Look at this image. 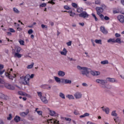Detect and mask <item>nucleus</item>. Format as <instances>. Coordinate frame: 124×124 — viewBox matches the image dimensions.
Instances as JSON below:
<instances>
[{
    "mask_svg": "<svg viewBox=\"0 0 124 124\" xmlns=\"http://www.w3.org/2000/svg\"><path fill=\"white\" fill-rule=\"evenodd\" d=\"M72 44V41H69V42L66 43V45L67 46H70Z\"/></svg>",
    "mask_w": 124,
    "mask_h": 124,
    "instance_id": "obj_56",
    "label": "nucleus"
},
{
    "mask_svg": "<svg viewBox=\"0 0 124 124\" xmlns=\"http://www.w3.org/2000/svg\"><path fill=\"white\" fill-rule=\"evenodd\" d=\"M121 2L122 4H123V5L124 6V0H121Z\"/></svg>",
    "mask_w": 124,
    "mask_h": 124,
    "instance_id": "obj_64",
    "label": "nucleus"
},
{
    "mask_svg": "<svg viewBox=\"0 0 124 124\" xmlns=\"http://www.w3.org/2000/svg\"><path fill=\"white\" fill-rule=\"evenodd\" d=\"M40 99L45 104H47V103H48V100L46 98V96H43L42 97H41Z\"/></svg>",
    "mask_w": 124,
    "mask_h": 124,
    "instance_id": "obj_11",
    "label": "nucleus"
},
{
    "mask_svg": "<svg viewBox=\"0 0 124 124\" xmlns=\"http://www.w3.org/2000/svg\"><path fill=\"white\" fill-rule=\"evenodd\" d=\"M55 0H51L50 1H49L48 2V3H50L51 4L54 5V4H55V2H54V1H55Z\"/></svg>",
    "mask_w": 124,
    "mask_h": 124,
    "instance_id": "obj_42",
    "label": "nucleus"
},
{
    "mask_svg": "<svg viewBox=\"0 0 124 124\" xmlns=\"http://www.w3.org/2000/svg\"><path fill=\"white\" fill-rule=\"evenodd\" d=\"M55 114H56V112H55V111L50 110V116H54Z\"/></svg>",
    "mask_w": 124,
    "mask_h": 124,
    "instance_id": "obj_40",
    "label": "nucleus"
},
{
    "mask_svg": "<svg viewBox=\"0 0 124 124\" xmlns=\"http://www.w3.org/2000/svg\"><path fill=\"white\" fill-rule=\"evenodd\" d=\"M101 64H108L109 63V62L108 60H105L104 61L101 62Z\"/></svg>",
    "mask_w": 124,
    "mask_h": 124,
    "instance_id": "obj_30",
    "label": "nucleus"
},
{
    "mask_svg": "<svg viewBox=\"0 0 124 124\" xmlns=\"http://www.w3.org/2000/svg\"><path fill=\"white\" fill-rule=\"evenodd\" d=\"M102 108L103 109V111L104 112H105L106 114H109V112L110 111V109L108 108H104V107H102Z\"/></svg>",
    "mask_w": 124,
    "mask_h": 124,
    "instance_id": "obj_13",
    "label": "nucleus"
},
{
    "mask_svg": "<svg viewBox=\"0 0 124 124\" xmlns=\"http://www.w3.org/2000/svg\"><path fill=\"white\" fill-rule=\"evenodd\" d=\"M94 42H95L97 44H101L102 41L101 39H96L95 40Z\"/></svg>",
    "mask_w": 124,
    "mask_h": 124,
    "instance_id": "obj_32",
    "label": "nucleus"
},
{
    "mask_svg": "<svg viewBox=\"0 0 124 124\" xmlns=\"http://www.w3.org/2000/svg\"><path fill=\"white\" fill-rule=\"evenodd\" d=\"M11 120H12V114L10 113L9 114V117H7V120L10 121Z\"/></svg>",
    "mask_w": 124,
    "mask_h": 124,
    "instance_id": "obj_43",
    "label": "nucleus"
},
{
    "mask_svg": "<svg viewBox=\"0 0 124 124\" xmlns=\"http://www.w3.org/2000/svg\"><path fill=\"white\" fill-rule=\"evenodd\" d=\"M111 116H113V117H117L118 116V114L116 113V110L112 111Z\"/></svg>",
    "mask_w": 124,
    "mask_h": 124,
    "instance_id": "obj_28",
    "label": "nucleus"
},
{
    "mask_svg": "<svg viewBox=\"0 0 124 124\" xmlns=\"http://www.w3.org/2000/svg\"><path fill=\"white\" fill-rule=\"evenodd\" d=\"M38 93V96H39V97L40 98H41V97H42L43 96H42V93L41 92H37Z\"/></svg>",
    "mask_w": 124,
    "mask_h": 124,
    "instance_id": "obj_47",
    "label": "nucleus"
},
{
    "mask_svg": "<svg viewBox=\"0 0 124 124\" xmlns=\"http://www.w3.org/2000/svg\"><path fill=\"white\" fill-rule=\"evenodd\" d=\"M72 5L73 7H74L75 8H78V5L76 4V3H72Z\"/></svg>",
    "mask_w": 124,
    "mask_h": 124,
    "instance_id": "obj_38",
    "label": "nucleus"
},
{
    "mask_svg": "<svg viewBox=\"0 0 124 124\" xmlns=\"http://www.w3.org/2000/svg\"><path fill=\"white\" fill-rule=\"evenodd\" d=\"M37 113L40 116H41L42 115V111L41 110H38L37 111Z\"/></svg>",
    "mask_w": 124,
    "mask_h": 124,
    "instance_id": "obj_52",
    "label": "nucleus"
},
{
    "mask_svg": "<svg viewBox=\"0 0 124 124\" xmlns=\"http://www.w3.org/2000/svg\"><path fill=\"white\" fill-rule=\"evenodd\" d=\"M13 10L14 12V13H16V14H19L20 13V11H19V10H18V9L14 7L13 9Z\"/></svg>",
    "mask_w": 124,
    "mask_h": 124,
    "instance_id": "obj_22",
    "label": "nucleus"
},
{
    "mask_svg": "<svg viewBox=\"0 0 124 124\" xmlns=\"http://www.w3.org/2000/svg\"><path fill=\"white\" fill-rule=\"evenodd\" d=\"M90 116V113H85L82 115H80L79 118H85V117H89Z\"/></svg>",
    "mask_w": 124,
    "mask_h": 124,
    "instance_id": "obj_23",
    "label": "nucleus"
},
{
    "mask_svg": "<svg viewBox=\"0 0 124 124\" xmlns=\"http://www.w3.org/2000/svg\"><path fill=\"white\" fill-rule=\"evenodd\" d=\"M68 60H69V61H70V62H71L72 61H73L74 62H76V59H73L69 57H68Z\"/></svg>",
    "mask_w": 124,
    "mask_h": 124,
    "instance_id": "obj_55",
    "label": "nucleus"
},
{
    "mask_svg": "<svg viewBox=\"0 0 124 124\" xmlns=\"http://www.w3.org/2000/svg\"><path fill=\"white\" fill-rule=\"evenodd\" d=\"M90 73L93 76H98V75H100V72L98 71H91Z\"/></svg>",
    "mask_w": 124,
    "mask_h": 124,
    "instance_id": "obj_8",
    "label": "nucleus"
},
{
    "mask_svg": "<svg viewBox=\"0 0 124 124\" xmlns=\"http://www.w3.org/2000/svg\"><path fill=\"white\" fill-rule=\"evenodd\" d=\"M64 9H66V10H69L70 9V7L67 5L64 6Z\"/></svg>",
    "mask_w": 124,
    "mask_h": 124,
    "instance_id": "obj_46",
    "label": "nucleus"
},
{
    "mask_svg": "<svg viewBox=\"0 0 124 124\" xmlns=\"http://www.w3.org/2000/svg\"><path fill=\"white\" fill-rule=\"evenodd\" d=\"M41 27L42 28V29H47V28H48L47 25H45L44 24H42Z\"/></svg>",
    "mask_w": 124,
    "mask_h": 124,
    "instance_id": "obj_49",
    "label": "nucleus"
},
{
    "mask_svg": "<svg viewBox=\"0 0 124 124\" xmlns=\"http://www.w3.org/2000/svg\"><path fill=\"white\" fill-rule=\"evenodd\" d=\"M5 71V70H3L2 71L0 70V75H2L3 73H4V72Z\"/></svg>",
    "mask_w": 124,
    "mask_h": 124,
    "instance_id": "obj_60",
    "label": "nucleus"
},
{
    "mask_svg": "<svg viewBox=\"0 0 124 124\" xmlns=\"http://www.w3.org/2000/svg\"><path fill=\"white\" fill-rule=\"evenodd\" d=\"M28 119L30 121H33V120H34V118H33V116H32L31 115H29Z\"/></svg>",
    "mask_w": 124,
    "mask_h": 124,
    "instance_id": "obj_33",
    "label": "nucleus"
},
{
    "mask_svg": "<svg viewBox=\"0 0 124 124\" xmlns=\"http://www.w3.org/2000/svg\"><path fill=\"white\" fill-rule=\"evenodd\" d=\"M0 84H4V80L0 78Z\"/></svg>",
    "mask_w": 124,
    "mask_h": 124,
    "instance_id": "obj_58",
    "label": "nucleus"
},
{
    "mask_svg": "<svg viewBox=\"0 0 124 124\" xmlns=\"http://www.w3.org/2000/svg\"><path fill=\"white\" fill-rule=\"evenodd\" d=\"M20 79L21 81H23L22 82L23 85H29L30 83V75H27L25 77H21Z\"/></svg>",
    "mask_w": 124,
    "mask_h": 124,
    "instance_id": "obj_3",
    "label": "nucleus"
},
{
    "mask_svg": "<svg viewBox=\"0 0 124 124\" xmlns=\"http://www.w3.org/2000/svg\"><path fill=\"white\" fill-rule=\"evenodd\" d=\"M21 50H22V48H21V47H16L15 49H14V52H15V53H19L21 51Z\"/></svg>",
    "mask_w": 124,
    "mask_h": 124,
    "instance_id": "obj_18",
    "label": "nucleus"
},
{
    "mask_svg": "<svg viewBox=\"0 0 124 124\" xmlns=\"http://www.w3.org/2000/svg\"><path fill=\"white\" fill-rule=\"evenodd\" d=\"M115 43H122V41L120 38H117L116 40H115Z\"/></svg>",
    "mask_w": 124,
    "mask_h": 124,
    "instance_id": "obj_27",
    "label": "nucleus"
},
{
    "mask_svg": "<svg viewBox=\"0 0 124 124\" xmlns=\"http://www.w3.org/2000/svg\"><path fill=\"white\" fill-rule=\"evenodd\" d=\"M62 119H63V120H66L67 122L71 121V119L70 118H69L63 117Z\"/></svg>",
    "mask_w": 124,
    "mask_h": 124,
    "instance_id": "obj_41",
    "label": "nucleus"
},
{
    "mask_svg": "<svg viewBox=\"0 0 124 124\" xmlns=\"http://www.w3.org/2000/svg\"><path fill=\"white\" fill-rule=\"evenodd\" d=\"M67 97L69 98V99H74V96L72 95H68Z\"/></svg>",
    "mask_w": 124,
    "mask_h": 124,
    "instance_id": "obj_37",
    "label": "nucleus"
},
{
    "mask_svg": "<svg viewBox=\"0 0 124 124\" xmlns=\"http://www.w3.org/2000/svg\"><path fill=\"white\" fill-rule=\"evenodd\" d=\"M117 19L120 23L124 22V16L123 15H119L117 16Z\"/></svg>",
    "mask_w": 124,
    "mask_h": 124,
    "instance_id": "obj_7",
    "label": "nucleus"
},
{
    "mask_svg": "<svg viewBox=\"0 0 124 124\" xmlns=\"http://www.w3.org/2000/svg\"><path fill=\"white\" fill-rule=\"evenodd\" d=\"M115 37H121V34L116 33L115 34Z\"/></svg>",
    "mask_w": 124,
    "mask_h": 124,
    "instance_id": "obj_51",
    "label": "nucleus"
},
{
    "mask_svg": "<svg viewBox=\"0 0 124 124\" xmlns=\"http://www.w3.org/2000/svg\"><path fill=\"white\" fill-rule=\"evenodd\" d=\"M95 4H98V5L100 4V1H99V0H95Z\"/></svg>",
    "mask_w": 124,
    "mask_h": 124,
    "instance_id": "obj_50",
    "label": "nucleus"
},
{
    "mask_svg": "<svg viewBox=\"0 0 124 124\" xmlns=\"http://www.w3.org/2000/svg\"><path fill=\"white\" fill-rule=\"evenodd\" d=\"M4 66L2 64H0V70H1V69H3Z\"/></svg>",
    "mask_w": 124,
    "mask_h": 124,
    "instance_id": "obj_61",
    "label": "nucleus"
},
{
    "mask_svg": "<svg viewBox=\"0 0 124 124\" xmlns=\"http://www.w3.org/2000/svg\"><path fill=\"white\" fill-rule=\"evenodd\" d=\"M97 15H98L100 17V18H101V19H104V16H103V15H102V14H97Z\"/></svg>",
    "mask_w": 124,
    "mask_h": 124,
    "instance_id": "obj_39",
    "label": "nucleus"
},
{
    "mask_svg": "<svg viewBox=\"0 0 124 124\" xmlns=\"http://www.w3.org/2000/svg\"><path fill=\"white\" fill-rule=\"evenodd\" d=\"M100 30L101 31V32H102V33H103L104 34H108V31H107V30H106V29L105 28V27L104 26H101L100 28Z\"/></svg>",
    "mask_w": 124,
    "mask_h": 124,
    "instance_id": "obj_6",
    "label": "nucleus"
},
{
    "mask_svg": "<svg viewBox=\"0 0 124 124\" xmlns=\"http://www.w3.org/2000/svg\"><path fill=\"white\" fill-rule=\"evenodd\" d=\"M62 82H64L65 84H71L72 83V81H71V80L69 79H62Z\"/></svg>",
    "mask_w": 124,
    "mask_h": 124,
    "instance_id": "obj_17",
    "label": "nucleus"
},
{
    "mask_svg": "<svg viewBox=\"0 0 124 124\" xmlns=\"http://www.w3.org/2000/svg\"><path fill=\"white\" fill-rule=\"evenodd\" d=\"M101 7V8H102L103 9H105V8H106V5H105V4H102Z\"/></svg>",
    "mask_w": 124,
    "mask_h": 124,
    "instance_id": "obj_54",
    "label": "nucleus"
},
{
    "mask_svg": "<svg viewBox=\"0 0 124 124\" xmlns=\"http://www.w3.org/2000/svg\"><path fill=\"white\" fill-rule=\"evenodd\" d=\"M32 32H33V31H32V30L30 29L28 31V33L29 34H31V33H32Z\"/></svg>",
    "mask_w": 124,
    "mask_h": 124,
    "instance_id": "obj_53",
    "label": "nucleus"
},
{
    "mask_svg": "<svg viewBox=\"0 0 124 124\" xmlns=\"http://www.w3.org/2000/svg\"><path fill=\"white\" fill-rule=\"evenodd\" d=\"M60 53L61 55H63V56H66V54H67V50L65 48H64L62 51H60Z\"/></svg>",
    "mask_w": 124,
    "mask_h": 124,
    "instance_id": "obj_14",
    "label": "nucleus"
},
{
    "mask_svg": "<svg viewBox=\"0 0 124 124\" xmlns=\"http://www.w3.org/2000/svg\"><path fill=\"white\" fill-rule=\"evenodd\" d=\"M7 89L9 90H11L13 91V90H15V87L13 85H11L10 84H8V86L7 87Z\"/></svg>",
    "mask_w": 124,
    "mask_h": 124,
    "instance_id": "obj_19",
    "label": "nucleus"
},
{
    "mask_svg": "<svg viewBox=\"0 0 124 124\" xmlns=\"http://www.w3.org/2000/svg\"><path fill=\"white\" fill-rule=\"evenodd\" d=\"M54 78L55 81L57 82V83H60L61 82V78L57 77H54Z\"/></svg>",
    "mask_w": 124,
    "mask_h": 124,
    "instance_id": "obj_34",
    "label": "nucleus"
},
{
    "mask_svg": "<svg viewBox=\"0 0 124 124\" xmlns=\"http://www.w3.org/2000/svg\"><path fill=\"white\" fill-rule=\"evenodd\" d=\"M67 13L70 14V16L71 17H74L75 16V13L72 12V11H69Z\"/></svg>",
    "mask_w": 124,
    "mask_h": 124,
    "instance_id": "obj_21",
    "label": "nucleus"
},
{
    "mask_svg": "<svg viewBox=\"0 0 124 124\" xmlns=\"http://www.w3.org/2000/svg\"><path fill=\"white\" fill-rule=\"evenodd\" d=\"M108 82H111V83H113V82H115V79L114 78H108Z\"/></svg>",
    "mask_w": 124,
    "mask_h": 124,
    "instance_id": "obj_35",
    "label": "nucleus"
},
{
    "mask_svg": "<svg viewBox=\"0 0 124 124\" xmlns=\"http://www.w3.org/2000/svg\"><path fill=\"white\" fill-rule=\"evenodd\" d=\"M19 43H20V45H24V44H25V42H24V41L22 40H20L19 41Z\"/></svg>",
    "mask_w": 124,
    "mask_h": 124,
    "instance_id": "obj_48",
    "label": "nucleus"
},
{
    "mask_svg": "<svg viewBox=\"0 0 124 124\" xmlns=\"http://www.w3.org/2000/svg\"><path fill=\"white\" fill-rule=\"evenodd\" d=\"M104 18V19L106 20V21H108V20H110V18L107 16H105Z\"/></svg>",
    "mask_w": 124,
    "mask_h": 124,
    "instance_id": "obj_57",
    "label": "nucleus"
},
{
    "mask_svg": "<svg viewBox=\"0 0 124 124\" xmlns=\"http://www.w3.org/2000/svg\"><path fill=\"white\" fill-rule=\"evenodd\" d=\"M77 68L78 70H81V72L82 75H85L88 78H91L90 76L89 69L86 67H81L80 66H77Z\"/></svg>",
    "mask_w": 124,
    "mask_h": 124,
    "instance_id": "obj_1",
    "label": "nucleus"
},
{
    "mask_svg": "<svg viewBox=\"0 0 124 124\" xmlns=\"http://www.w3.org/2000/svg\"><path fill=\"white\" fill-rule=\"evenodd\" d=\"M60 96L62 98H63V99H64L65 98V97L64 96V94L62 93H60Z\"/></svg>",
    "mask_w": 124,
    "mask_h": 124,
    "instance_id": "obj_36",
    "label": "nucleus"
},
{
    "mask_svg": "<svg viewBox=\"0 0 124 124\" xmlns=\"http://www.w3.org/2000/svg\"><path fill=\"white\" fill-rule=\"evenodd\" d=\"M9 31L11 32H15V30L12 28H9Z\"/></svg>",
    "mask_w": 124,
    "mask_h": 124,
    "instance_id": "obj_59",
    "label": "nucleus"
},
{
    "mask_svg": "<svg viewBox=\"0 0 124 124\" xmlns=\"http://www.w3.org/2000/svg\"><path fill=\"white\" fill-rule=\"evenodd\" d=\"M79 25L80 26H81V27H84V25H85V24L83 22H82V23H79Z\"/></svg>",
    "mask_w": 124,
    "mask_h": 124,
    "instance_id": "obj_63",
    "label": "nucleus"
},
{
    "mask_svg": "<svg viewBox=\"0 0 124 124\" xmlns=\"http://www.w3.org/2000/svg\"><path fill=\"white\" fill-rule=\"evenodd\" d=\"M15 121L16 123H19V122H20V120H21V118H20V117L18 116H16L15 117Z\"/></svg>",
    "mask_w": 124,
    "mask_h": 124,
    "instance_id": "obj_20",
    "label": "nucleus"
},
{
    "mask_svg": "<svg viewBox=\"0 0 124 124\" xmlns=\"http://www.w3.org/2000/svg\"><path fill=\"white\" fill-rule=\"evenodd\" d=\"M96 82L98 83V84H101V85H102V88H103V89H111V86L105 85L106 84H107V81L105 80L98 79L96 80Z\"/></svg>",
    "mask_w": 124,
    "mask_h": 124,
    "instance_id": "obj_2",
    "label": "nucleus"
},
{
    "mask_svg": "<svg viewBox=\"0 0 124 124\" xmlns=\"http://www.w3.org/2000/svg\"><path fill=\"white\" fill-rule=\"evenodd\" d=\"M75 97H76V99H78L79 98H81L82 97V93L80 92H77L75 94H74Z\"/></svg>",
    "mask_w": 124,
    "mask_h": 124,
    "instance_id": "obj_9",
    "label": "nucleus"
},
{
    "mask_svg": "<svg viewBox=\"0 0 124 124\" xmlns=\"http://www.w3.org/2000/svg\"><path fill=\"white\" fill-rule=\"evenodd\" d=\"M78 16L81 17V18H89V15H88V13L86 11H83L81 13L78 15Z\"/></svg>",
    "mask_w": 124,
    "mask_h": 124,
    "instance_id": "obj_4",
    "label": "nucleus"
},
{
    "mask_svg": "<svg viewBox=\"0 0 124 124\" xmlns=\"http://www.w3.org/2000/svg\"><path fill=\"white\" fill-rule=\"evenodd\" d=\"M108 43H115V39L114 38H110L108 40Z\"/></svg>",
    "mask_w": 124,
    "mask_h": 124,
    "instance_id": "obj_24",
    "label": "nucleus"
},
{
    "mask_svg": "<svg viewBox=\"0 0 124 124\" xmlns=\"http://www.w3.org/2000/svg\"><path fill=\"white\" fill-rule=\"evenodd\" d=\"M18 93L20 95H23V96H29V94L23 92L22 91L18 92Z\"/></svg>",
    "mask_w": 124,
    "mask_h": 124,
    "instance_id": "obj_15",
    "label": "nucleus"
},
{
    "mask_svg": "<svg viewBox=\"0 0 124 124\" xmlns=\"http://www.w3.org/2000/svg\"><path fill=\"white\" fill-rule=\"evenodd\" d=\"M92 15L94 18L95 21H97L98 20V19L96 18V16H95V15H94V14L93 13Z\"/></svg>",
    "mask_w": 124,
    "mask_h": 124,
    "instance_id": "obj_45",
    "label": "nucleus"
},
{
    "mask_svg": "<svg viewBox=\"0 0 124 124\" xmlns=\"http://www.w3.org/2000/svg\"><path fill=\"white\" fill-rule=\"evenodd\" d=\"M16 28H17V31H22V28H21L20 27H17Z\"/></svg>",
    "mask_w": 124,
    "mask_h": 124,
    "instance_id": "obj_62",
    "label": "nucleus"
},
{
    "mask_svg": "<svg viewBox=\"0 0 124 124\" xmlns=\"http://www.w3.org/2000/svg\"><path fill=\"white\" fill-rule=\"evenodd\" d=\"M15 57L20 58L22 57V55L21 54L18 53H15Z\"/></svg>",
    "mask_w": 124,
    "mask_h": 124,
    "instance_id": "obj_25",
    "label": "nucleus"
},
{
    "mask_svg": "<svg viewBox=\"0 0 124 124\" xmlns=\"http://www.w3.org/2000/svg\"><path fill=\"white\" fill-rule=\"evenodd\" d=\"M0 98H2V99H4L5 100H7L8 97L7 96H5V95L0 93Z\"/></svg>",
    "mask_w": 124,
    "mask_h": 124,
    "instance_id": "obj_16",
    "label": "nucleus"
},
{
    "mask_svg": "<svg viewBox=\"0 0 124 124\" xmlns=\"http://www.w3.org/2000/svg\"><path fill=\"white\" fill-rule=\"evenodd\" d=\"M58 76H61V77H64L65 75V72L62 71H59L58 73Z\"/></svg>",
    "mask_w": 124,
    "mask_h": 124,
    "instance_id": "obj_12",
    "label": "nucleus"
},
{
    "mask_svg": "<svg viewBox=\"0 0 124 124\" xmlns=\"http://www.w3.org/2000/svg\"><path fill=\"white\" fill-rule=\"evenodd\" d=\"M34 64V63L32 62L31 64L29 65L27 67V68H28V69H30L31 68H32V67H33V65Z\"/></svg>",
    "mask_w": 124,
    "mask_h": 124,
    "instance_id": "obj_29",
    "label": "nucleus"
},
{
    "mask_svg": "<svg viewBox=\"0 0 124 124\" xmlns=\"http://www.w3.org/2000/svg\"><path fill=\"white\" fill-rule=\"evenodd\" d=\"M47 5V4L46 3H43L40 5V7H45Z\"/></svg>",
    "mask_w": 124,
    "mask_h": 124,
    "instance_id": "obj_44",
    "label": "nucleus"
},
{
    "mask_svg": "<svg viewBox=\"0 0 124 124\" xmlns=\"http://www.w3.org/2000/svg\"><path fill=\"white\" fill-rule=\"evenodd\" d=\"M11 73V72L10 71L9 73L7 72L5 73V76H6V77H8V78H9V79H11V80H13V78H15V77H16V75H14V77L11 76V75H10V74Z\"/></svg>",
    "mask_w": 124,
    "mask_h": 124,
    "instance_id": "obj_5",
    "label": "nucleus"
},
{
    "mask_svg": "<svg viewBox=\"0 0 124 124\" xmlns=\"http://www.w3.org/2000/svg\"><path fill=\"white\" fill-rule=\"evenodd\" d=\"M77 12H78V13H81L83 12V8H77Z\"/></svg>",
    "mask_w": 124,
    "mask_h": 124,
    "instance_id": "obj_31",
    "label": "nucleus"
},
{
    "mask_svg": "<svg viewBox=\"0 0 124 124\" xmlns=\"http://www.w3.org/2000/svg\"><path fill=\"white\" fill-rule=\"evenodd\" d=\"M20 116H21V117H23V118H24V117H26V116L28 115V112H21L20 113Z\"/></svg>",
    "mask_w": 124,
    "mask_h": 124,
    "instance_id": "obj_26",
    "label": "nucleus"
},
{
    "mask_svg": "<svg viewBox=\"0 0 124 124\" xmlns=\"http://www.w3.org/2000/svg\"><path fill=\"white\" fill-rule=\"evenodd\" d=\"M96 11H97V14H99L102 13L103 12V9L101 7H97L95 8Z\"/></svg>",
    "mask_w": 124,
    "mask_h": 124,
    "instance_id": "obj_10",
    "label": "nucleus"
}]
</instances>
